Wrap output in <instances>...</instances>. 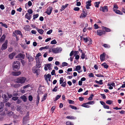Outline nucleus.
I'll return each mask as SVG.
<instances>
[{"label":"nucleus","instance_id":"nucleus-33","mask_svg":"<svg viewBox=\"0 0 125 125\" xmlns=\"http://www.w3.org/2000/svg\"><path fill=\"white\" fill-rule=\"evenodd\" d=\"M0 24H1L2 26L6 28H8V25L6 23H4L2 22H0Z\"/></svg>","mask_w":125,"mask_h":125},{"label":"nucleus","instance_id":"nucleus-10","mask_svg":"<svg viewBox=\"0 0 125 125\" xmlns=\"http://www.w3.org/2000/svg\"><path fill=\"white\" fill-rule=\"evenodd\" d=\"M8 41L7 40L5 41L4 43L2 45L1 49L2 50H5L7 48V43Z\"/></svg>","mask_w":125,"mask_h":125},{"label":"nucleus","instance_id":"nucleus-6","mask_svg":"<svg viewBox=\"0 0 125 125\" xmlns=\"http://www.w3.org/2000/svg\"><path fill=\"white\" fill-rule=\"evenodd\" d=\"M44 69L46 71L48 70V69L49 70H50L51 68L52 64H46L45 65Z\"/></svg>","mask_w":125,"mask_h":125},{"label":"nucleus","instance_id":"nucleus-22","mask_svg":"<svg viewBox=\"0 0 125 125\" xmlns=\"http://www.w3.org/2000/svg\"><path fill=\"white\" fill-rule=\"evenodd\" d=\"M20 65H13V69L14 70H16V69H18L20 67Z\"/></svg>","mask_w":125,"mask_h":125},{"label":"nucleus","instance_id":"nucleus-34","mask_svg":"<svg viewBox=\"0 0 125 125\" xmlns=\"http://www.w3.org/2000/svg\"><path fill=\"white\" fill-rule=\"evenodd\" d=\"M49 48V46H46L44 47H42L40 48L39 49V50L40 51H42V50L44 49H48Z\"/></svg>","mask_w":125,"mask_h":125},{"label":"nucleus","instance_id":"nucleus-5","mask_svg":"<svg viewBox=\"0 0 125 125\" xmlns=\"http://www.w3.org/2000/svg\"><path fill=\"white\" fill-rule=\"evenodd\" d=\"M52 8L51 7H49L47 9V10L45 12V13L48 15H50L52 12Z\"/></svg>","mask_w":125,"mask_h":125},{"label":"nucleus","instance_id":"nucleus-4","mask_svg":"<svg viewBox=\"0 0 125 125\" xmlns=\"http://www.w3.org/2000/svg\"><path fill=\"white\" fill-rule=\"evenodd\" d=\"M26 57L28 59L29 62H32L34 58L31 55L29 54H28L27 53H26Z\"/></svg>","mask_w":125,"mask_h":125},{"label":"nucleus","instance_id":"nucleus-59","mask_svg":"<svg viewBox=\"0 0 125 125\" xmlns=\"http://www.w3.org/2000/svg\"><path fill=\"white\" fill-rule=\"evenodd\" d=\"M52 30H50L47 32V34H50L52 33Z\"/></svg>","mask_w":125,"mask_h":125},{"label":"nucleus","instance_id":"nucleus-3","mask_svg":"<svg viewBox=\"0 0 125 125\" xmlns=\"http://www.w3.org/2000/svg\"><path fill=\"white\" fill-rule=\"evenodd\" d=\"M32 71L33 73H35L37 75H38L40 72V69L39 68L34 67L32 68Z\"/></svg>","mask_w":125,"mask_h":125},{"label":"nucleus","instance_id":"nucleus-38","mask_svg":"<svg viewBox=\"0 0 125 125\" xmlns=\"http://www.w3.org/2000/svg\"><path fill=\"white\" fill-rule=\"evenodd\" d=\"M37 100L36 103L38 105L39 104V101L40 100V97L38 95L37 96Z\"/></svg>","mask_w":125,"mask_h":125},{"label":"nucleus","instance_id":"nucleus-16","mask_svg":"<svg viewBox=\"0 0 125 125\" xmlns=\"http://www.w3.org/2000/svg\"><path fill=\"white\" fill-rule=\"evenodd\" d=\"M81 67L80 65H77L76 67L75 68V70L77 71L79 73H80L82 72V71H78V70H80L81 69Z\"/></svg>","mask_w":125,"mask_h":125},{"label":"nucleus","instance_id":"nucleus-41","mask_svg":"<svg viewBox=\"0 0 125 125\" xmlns=\"http://www.w3.org/2000/svg\"><path fill=\"white\" fill-rule=\"evenodd\" d=\"M2 98L5 100H7V97L6 95L5 94H3L2 96Z\"/></svg>","mask_w":125,"mask_h":125},{"label":"nucleus","instance_id":"nucleus-25","mask_svg":"<svg viewBox=\"0 0 125 125\" xmlns=\"http://www.w3.org/2000/svg\"><path fill=\"white\" fill-rule=\"evenodd\" d=\"M81 39H83L84 40L85 42H86L89 41V39L87 37L84 38L83 37H81Z\"/></svg>","mask_w":125,"mask_h":125},{"label":"nucleus","instance_id":"nucleus-11","mask_svg":"<svg viewBox=\"0 0 125 125\" xmlns=\"http://www.w3.org/2000/svg\"><path fill=\"white\" fill-rule=\"evenodd\" d=\"M44 77L46 81H48V80L50 81L51 78V75L50 74H48L47 75H45Z\"/></svg>","mask_w":125,"mask_h":125},{"label":"nucleus","instance_id":"nucleus-56","mask_svg":"<svg viewBox=\"0 0 125 125\" xmlns=\"http://www.w3.org/2000/svg\"><path fill=\"white\" fill-rule=\"evenodd\" d=\"M70 107L72 108V109L76 110L77 109V108L76 107H75L74 106L72 105H70Z\"/></svg>","mask_w":125,"mask_h":125},{"label":"nucleus","instance_id":"nucleus-54","mask_svg":"<svg viewBox=\"0 0 125 125\" xmlns=\"http://www.w3.org/2000/svg\"><path fill=\"white\" fill-rule=\"evenodd\" d=\"M7 114L9 116H11L13 114V112L11 111L8 112L7 113Z\"/></svg>","mask_w":125,"mask_h":125},{"label":"nucleus","instance_id":"nucleus-57","mask_svg":"<svg viewBox=\"0 0 125 125\" xmlns=\"http://www.w3.org/2000/svg\"><path fill=\"white\" fill-rule=\"evenodd\" d=\"M27 123V121L25 120H23V125H25Z\"/></svg>","mask_w":125,"mask_h":125},{"label":"nucleus","instance_id":"nucleus-12","mask_svg":"<svg viewBox=\"0 0 125 125\" xmlns=\"http://www.w3.org/2000/svg\"><path fill=\"white\" fill-rule=\"evenodd\" d=\"M91 1L89 0L86 3V9H88L90 8L89 6H90L91 5Z\"/></svg>","mask_w":125,"mask_h":125},{"label":"nucleus","instance_id":"nucleus-27","mask_svg":"<svg viewBox=\"0 0 125 125\" xmlns=\"http://www.w3.org/2000/svg\"><path fill=\"white\" fill-rule=\"evenodd\" d=\"M41 53L40 52L38 53V54H36V56L35 57V60H36V59H38V60H40L39 58L38 57L41 56Z\"/></svg>","mask_w":125,"mask_h":125},{"label":"nucleus","instance_id":"nucleus-49","mask_svg":"<svg viewBox=\"0 0 125 125\" xmlns=\"http://www.w3.org/2000/svg\"><path fill=\"white\" fill-rule=\"evenodd\" d=\"M63 81V79L62 77H61L60 78V83L61 84L62 83Z\"/></svg>","mask_w":125,"mask_h":125},{"label":"nucleus","instance_id":"nucleus-9","mask_svg":"<svg viewBox=\"0 0 125 125\" xmlns=\"http://www.w3.org/2000/svg\"><path fill=\"white\" fill-rule=\"evenodd\" d=\"M36 67L37 68H39L41 67V63L40 62V60H38V59H36Z\"/></svg>","mask_w":125,"mask_h":125},{"label":"nucleus","instance_id":"nucleus-7","mask_svg":"<svg viewBox=\"0 0 125 125\" xmlns=\"http://www.w3.org/2000/svg\"><path fill=\"white\" fill-rule=\"evenodd\" d=\"M100 10L102 11L103 12H107L108 11V7L106 6L101 7L100 9Z\"/></svg>","mask_w":125,"mask_h":125},{"label":"nucleus","instance_id":"nucleus-21","mask_svg":"<svg viewBox=\"0 0 125 125\" xmlns=\"http://www.w3.org/2000/svg\"><path fill=\"white\" fill-rule=\"evenodd\" d=\"M67 119H75L76 118L75 117L73 116H68L66 117Z\"/></svg>","mask_w":125,"mask_h":125},{"label":"nucleus","instance_id":"nucleus-1","mask_svg":"<svg viewBox=\"0 0 125 125\" xmlns=\"http://www.w3.org/2000/svg\"><path fill=\"white\" fill-rule=\"evenodd\" d=\"M26 80V78L24 77H19L16 80V82L17 83H20L22 84L24 83Z\"/></svg>","mask_w":125,"mask_h":125},{"label":"nucleus","instance_id":"nucleus-50","mask_svg":"<svg viewBox=\"0 0 125 125\" xmlns=\"http://www.w3.org/2000/svg\"><path fill=\"white\" fill-rule=\"evenodd\" d=\"M94 103V101H90L87 103V104H93Z\"/></svg>","mask_w":125,"mask_h":125},{"label":"nucleus","instance_id":"nucleus-58","mask_svg":"<svg viewBox=\"0 0 125 125\" xmlns=\"http://www.w3.org/2000/svg\"><path fill=\"white\" fill-rule=\"evenodd\" d=\"M57 86H55L54 88L52 90V91L54 92H56L57 91Z\"/></svg>","mask_w":125,"mask_h":125},{"label":"nucleus","instance_id":"nucleus-15","mask_svg":"<svg viewBox=\"0 0 125 125\" xmlns=\"http://www.w3.org/2000/svg\"><path fill=\"white\" fill-rule=\"evenodd\" d=\"M105 54L103 53L101 54L100 56V58L101 61H103L105 59Z\"/></svg>","mask_w":125,"mask_h":125},{"label":"nucleus","instance_id":"nucleus-32","mask_svg":"<svg viewBox=\"0 0 125 125\" xmlns=\"http://www.w3.org/2000/svg\"><path fill=\"white\" fill-rule=\"evenodd\" d=\"M88 104H87V103H84L82 104V106L84 107H85L86 108H89L90 107V106L89 105H87Z\"/></svg>","mask_w":125,"mask_h":125},{"label":"nucleus","instance_id":"nucleus-36","mask_svg":"<svg viewBox=\"0 0 125 125\" xmlns=\"http://www.w3.org/2000/svg\"><path fill=\"white\" fill-rule=\"evenodd\" d=\"M107 85L108 86H110V85H111L114 87H115V83H108Z\"/></svg>","mask_w":125,"mask_h":125},{"label":"nucleus","instance_id":"nucleus-2","mask_svg":"<svg viewBox=\"0 0 125 125\" xmlns=\"http://www.w3.org/2000/svg\"><path fill=\"white\" fill-rule=\"evenodd\" d=\"M62 50V49L60 47H57L52 49V52L54 53H58L61 52Z\"/></svg>","mask_w":125,"mask_h":125},{"label":"nucleus","instance_id":"nucleus-60","mask_svg":"<svg viewBox=\"0 0 125 125\" xmlns=\"http://www.w3.org/2000/svg\"><path fill=\"white\" fill-rule=\"evenodd\" d=\"M29 99L30 101H31L32 100V96L30 95L29 96Z\"/></svg>","mask_w":125,"mask_h":125},{"label":"nucleus","instance_id":"nucleus-47","mask_svg":"<svg viewBox=\"0 0 125 125\" xmlns=\"http://www.w3.org/2000/svg\"><path fill=\"white\" fill-rule=\"evenodd\" d=\"M68 64L65 62H63L62 63V66L63 67L66 66L68 65Z\"/></svg>","mask_w":125,"mask_h":125},{"label":"nucleus","instance_id":"nucleus-48","mask_svg":"<svg viewBox=\"0 0 125 125\" xmlns=\"http://www.w3.org/2000/svg\"><path fill=\"white\" fill-rule=\"evenodd\" d=\"M100 2H96L95 3V6L96 7H99V4Z\"/></svg>","mask_w":125,"mask_h":125},{"label":"nucleus","instance_id":"nucleus-55","mask_svg":"<svg viewBox=\"0 0 125 125\" xmlns=\"http://www.w3.org/2000/svg\"><path fill=\"white\" fill-rule=\"evenodd\" d=\"M18 97H13L12 98V99L14 101H16L18 99Z\"/></svg>","mask_w":125,"mask_h":125},{"label":"nucleus","instance_id":"nucleus-13","mask_svg":"<svg viewBox=\"0 0 125 125\" xmlns=\"http://www.w3.org/2000/svg\"><path fill=\"white\" fill-rule=\"evenodd\" d=\"M104 33L105 32L104 31L100 30H98L97 31V35L99 36H101L103 34H104Z\"/></svg>","mask_w":125,"mask_h":125},{"label":"nucleus","instance_id":"nucleus-37","mask_svg":"<svg viewBox=\"0 0 125 125\" xmlns=\"http://www.w3.org/2000/svg\"><path fill=\"white\" fill-rule=\"evenodd\" d=\"M102 65L104 67L106 68H107L108 67V66L107 64L106 63H104L102 64Z\"/></svg>","mask_w":125,"mask_h":125},{"label":"nucleus","instance_id":"nucleus-53","mask_svg":"<svg viewBox=\"0 0 125 125\" xmlns=\"http://www.w3.org/2000/svg\"><path fill=\"white\" fill-rule=\"evenodd\" d=\"M47 97V95L46 94H44V95L43 97L42 98V102L44 100H45L46 99V98Z\"/></svg>","mask_w":125,"mask_h":125},{"label":"nucleus","instance_id":"nucleus-42","mask_svg":"<svg viewBox=\"0 0 125 125\" xmlns=\"http://www.w3.org/2000/svg\"><path fill=\"white\" fill-rule=\"evenodd\" d=\"M39 15L38 14H36L35 15H33V20H35L36 18H37L38 16Z\"/></svg>","mask_w":125,"mask_h":125},{"label":"nucleus","instance_id":"nucleus-29","mask_svg":"<svg viewBox=\"0 0 125 125\" xmlns=\"http://www.w3.org/2000/svg\"><path fill=\"white\" fill-rule=\"evenodd\" d=\"M37 30L39 33L40 34H43L44 32L41 29H37Z\"/></svg>","mask_w":125,"mask_h":125},{"label":"nucleus","instance_id":"nucleus-18","mask_svg":"<svg viewBox=\"0 0 125 125\" xmlns=\"http://www.w3.org/2000/svg\"><path fill=\"white\" fill-rule=\"evenodd\" d=\"M22 85L21 84H13L12 86L15 88H17L21 86Z\"/></svg>","mask_w":125,"mask_h":125},{"label":"nucleus","instance_id":"nucleus-35","mask_svg":"<svg viewBox=\"0 0 125 125\" xmlns=\"http://www.w3.org/2000/svg\"><path fill=\"white\" fill-rule=\"evenodd\" d=\"M18 64L19 65H20V63L18 61H15L13 63V66L15 65H17Z\"/></svg>","mask_w":125,"mask_h":125},{"label":"nucleus","instance_id":"nucleus-26","mask_svg":"<svg viewBox=\"0 0 125 125\" xmlns=\"http://www.w3.org/2000/svg\"><path fill=\"white\" fill-rule=\"evenodd\" d=\"M5 36L4 35H2L0 39V42H2L5 40Z\"/></svg>","mask_w":125,"mask_h":125},{"label":"nucleus","instance_id":"nucleus-17","mask_svg":"<svg viewBox=\"0 0 125 125\" xmlns=\"http://www.w3.org/2000/svg\"><path fill=\"white\" fill-rule=\"evenodd\" d=\"M114 11L116 14L120 15H122L123 14V13L118 10L114 9Z\"/></svg>","mask_w":125,"mask_h":125},{"label":"nucleus","instance_id":"nucleus-43","mask_svg":"<svg viewBox=\"0 0 125 125\" xmlns=\"http://www.w3.org/2000/svg\"><path fill=\"white\" fill-rule=\"evenodd\" d=\"M94 95L93 94H91L90 96L88 98V100H91L93 99V97L94 96Z\"/></svg>","mask_w":125,"mask_h":125},{"label":"nucleus","instance_id":"nucleus-8","mask_svg":"<svg viewBox=\"0 0 125 125\" xmlns=\"http://www.w3.org/2000/svg\"><path fill=\"white\" fill-rule=\"evenodd\" d=\"M82 12L83 13L81 14L80 17V18H84L86 16L87 14L86 12L84 11V10H83Z\"/></svg>","mask_w":125,"mask_h":125},{"label":"nucleus","instance_id":"nucleus-52","mask_svg":"<svg viewBox=\"0 0 125 125\" xmlns=\"http://www.w3.org/2000/svg\"><path fill=\"white\" fill-rule=\"evenodd\" d=\"M85 54L84 53H83L82 52V55L81 56V58L82 59H83L85 58Z\"/></svg>","mask_w":125,"mask_h":125},{"label":"nucleus","instance_id":"nucleus-30","mask_svg":"<svg viewBox=\"0 0 125 125\" xmlns=\"http://www.w3.org/2000/svg\"><path fill=\"white\" fill-rule=\"evenodd\" d=\"M15 55V53H12L9 55V58L10 59H12Z\"/></svg>","mask_w":125,"mask_h":125},{"label":"nucleus","instance_id":"nucleus-46","mask_svg":"<svg viewBox=\"0 0 125 125\" xmlns=\"http://www.w3.org/2000/svg\"><path fill=\"white\" fill-rule=\"evenodd\" d=\"M61 95H57L55 99H54V101H56L58 100V99H59L61 97Z\"/></svg>","mask_w":125,"mask_h":125},{"label":"nucleus","instance_id":"nucleus-39","mask_svg":"<svg viewBox=\"0 0 125 125\" xmlns=\"http://www.w3.org/2000/svg\"><path fill=\"white\" fill-rule=\"evenodd\" d=\"M113 101L111 100H108L106 101V103L107 104H112Z\"/></svg>","mask_w":125,"mask_h":125},{"label":"nucleus","instance_id":"nucleus-63","mask_svg":"<svg viewBox=\"0 0 125 125\" xmlns=\"http://www.w3.org/2000/svg\"><path fill=\"white\" fill-rule=\"evenodd\" d=\"M53 57H50L48 59V60L49 61H51L53 59Z\"/></svg>","mask_w":125,"mask_h":125},{"label":"nucleus","instance_id":"nucleus-24","mask_svg":"<svg viewBox=\"0 0 125 125\" xmlns=\"http://www.w3.org/2000/svg\"><path fill=\"white\" fill-rule=\"evenodd\" d=\"M95 82L96 83H98L100 85H102L103 84L102 82L103 80H100L99 81H98L97 80L95 81Z\"/></svg>","mask_w":125,"mask_h":125},{"label":"nucleus","instance_id":"nucleus-61","mask_svg":"<svg viewBox=\"0 0 125 125\" xmlns=\"http://www.w3.org/2000/svg\"><path fill=\"white\" fill-rule=\"evenodd\" d=\"M73 10L75 11H77L79 10L80 8L78 7H76L74 8Z\"/></svg>","mask_w":125,"mask_h":125},{"label":"nucleus","instance_id":"nucleus-40","mask_svg":"<svg viewBox=\"0 0 125 125\" xmlns=\"http://www.w3.org/2000/svg\"><path fill=\"white\" fill-rule=\"evenodd\" d=\"M57 43V42L55 39L51 41V44H56Z\"/></svg>","mask_w":125,"mask_h":125},{"label":"nucleus","instance_id":"nucleus-62","mask_svg":"<svg viewBox=\"0 0 125 125\" xmlns=\"http://www.w3.org/2000/svg\"><path fill=\"white\" fill-rule=\"evenodd\" d=\"M103 107L105 109H109V106L105 104L103 106Z\"/></svg>","mask_w":125,"mask_h":125},{"label":"nucleus","instance_id":"nucleus-28","mask_svg":"<svg viewBox=\"0 0 125 125\" xmlns=\"http://www.w3.org/2000/svg\"><path fill=\"white\" fill-rule=\"evenodd\" d=\"M21 98L22 99L24 102H26L27 101V98L26 96L24 95L21 96Z\"/></svg>","mask_w":125,"mask_h":125},{"label":"nucleus","instance_id":"nucleus-14","mask_svg":"<svg viewBox=\"0 0 125 125\" xmlns=\"http://www.w3.org/2000/svg\"><path fill=\"white\" fill-rule=\"evenodd\" d=\"M21 73V72L20 71L16 72H13L12 74L14 76H18L20 75Z\"/></svg>","mask_w":125,"mask_h":125},{"label":"nucleus","instance_id":"nucleus-19","mask_svg":"<svg viewBox=\"0 0 125 125\" xmlns=\"http://www.w3.org/2000/svg\"><path fill=\"white\" fill-rule=\"evenodd\" d=\"M25 17L28 19L30 20L31 18V16L30 14L27 13L25 15Z\"/></svg>","mask_w":125,"mask_h":125},{"label":"nucleus","instance_id":"nucleus-51","mask_svg":"<svg viewBox=\"0 0 125 125\" xmlns=\"http://www.w3.org/2000/svg\"><path fill=\"white\" fill-rule=\"evenodd\" d=\"M28 12L29 14H31L33 13V11L31 9H29L28 10Z\"/></svg>","mask_w":125,"mask_h":125},{"label":"nucleus","instance_id":"nucleus-64","mask_svg":"<svg viewBox=\"0 0 125 125\" xmlns=\"http://www.w3.org/2000/svg\"><path fill=\"white\" fill-rule=\"evenodd\" d=\"M66 84V82H64L62 84V85L61 86L63 87H65Z\"/></svg>","mask_w":125,"mask_h":125},{"label":"nucleus","instance_id":"nucleus-31","mask_svg":"<svg viewBox=\"0 0 125 125\" xmlns=\"http://www.w3.org/2000/svg\"><path fill=\"white\" fill-rule=\"evenodd\" d=\"M17 56L18 57H20L22 59H24L25 55L24 54L20 53L17 55Z\"/></svg>","mask_w":125,"mask_h":125},{"label":"nucleus","instance_id":"nucleus-45","mask_svg":"<svg viewBox=\"0 0 125 125\" xmlns=\"http://www.w3.org/2000/svg\"><path fill=\"white\" fill-rule=\"evenodd\" d=\"M103 46L104 47L106 48H109L110 47V46L109 45L107 44H104L103 45Z\"/></svg>","mask_w":125,"mask_h":125},{"label":"nucleus","instance_id":"nucleus-20","mask_svg":"<svg viewBox=\"0 0 125 125\" xmlns=\"http://www.w3.org/2000/svg\"><path fill=\"white\" fill-rule=\"evenodd\" d=\"M15 33L16 34H19L20 35H21V37H22L23 35L21 33V31H20L19 30H16L15 31Z\"/></svg>","mask_w":125,"mask_h":125},{"label":"nucleus","instance_id":"nucleus-23","mask_svg":"<svg viewBox=\"0 0 125 125\" xmlns=\"http://www.w3.org/2000/svg\"><path fill=\"white\" fill-rule=\"evenodd\" d=\"M68 5V4H66L65 5H62V7L61 9H60L61 11H62Z\"/></svg>","mask_w":125,"mask_h":125},{"label":"nucleus","instance_id":"nucleus-44","mask_svg":"<svg viewBox=\"0 0 125 125\" xmlns=\"http://www.w3.org/2000/svg\"><path fill=\"white\" fill-rule=\"evenodd\" d=\"M66 124L67 125H73V124L70 121H68L66 123Z\"/></svg>","mask_w":125,"mask_h":125}]
</instances>
